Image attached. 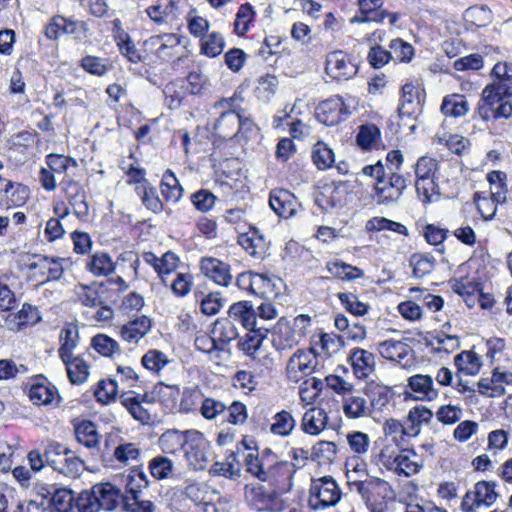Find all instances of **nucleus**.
Segmentation results:
<instances>
[{
    "mask_svg": "<svg viewBox=\"0 0 512 512\" xmlns=\"http://www.w3.org/2000/svg\"><path fill=\"white\" fill-rule=\"evenodd\" d=\"M492 74L495 80L482 91L478 114L484 121L508 119L512 114V104L508 100L512 96V63H496Z\"/></svg>",
    "mask_w": 512,
    "mask_h": 512,
    "instance_id": "nucleus-1",
    "label": "nucleus"
},
{
    "mask_svg": "<svg viewBox=\"0 0 512 512\" xmlns=\"http://www.w3.org/2000/svg\"><path fill=\"white\" fill-rule=\"evenodd\" d=\"M149 486V480L143 470L132 469L127 477L126 494L122 502L124 512H154L155 505L141 498L143 489Z\"/></svg>",
    "mask_w": 512,
    "mask_h": 512,
    "instance_id": "nucleus-2",
    "label": "nucleus"
},
{
    "mask_svg": "<svg viewBox=\"0 0 512 512\" xmlns=\"http://www.w3.org/2000/svg\"><path fill=\"white\" fill-rule=\"evenodd\" d=\"M34 506L43 512H70L74 507L75 497L72 491L55 489L52 485L36 484Z\"/></svg>",
    "mask_w": 512,
    "mask_h": 512,
    "instance_id": "nucleus-3",
    "label": "nucleus"
},
{
    "mask_svg": "<svg viewBox=\"0 0 512 512\" xmlns=\"http://www.w3.org/2000/svg\"><path fill=\"white\" fill-rule=\"evenodd\" d=\"M342 492L332 476L313 479L309 490L308 505L313 510H324L335 506Z\"/></svg>",
    "mask_w": 512,
    "mask_h": 512,
    "instance_id": "nucleus-4",
    "label": "nucleus"
},
{
    "mask_svg": "<svg viewBox=\"0 0 512 512\" xmlns=\"http://www.w3.org/2000/svg\"><path fill=\"white\" fill-rule=\"evenodd\" d=\"M318 359L313 348L298 349L288 360L286 375L290 382L298 383L304 377L319 372Z\"/></svg>",
    "mask_w": 512,
    "mask_h": 512,
    "instance_id": "nucleus-5",
    "label": "nucleus"
},
{
    "mask_svg": "<svg viewBox=\"0 0 512 512\" xmlns=\"http://www.w3.org/2000/svg\"><path fill=\"white\" fill-rule=\"evenodd\" d=\"M380 462L387 470L405 477L418 473L423 467L419 455L410 449H403L396 455H388L382 451Z\"/></svg>",
    "mask_w": 512,
    "mask_h": 512,
    "instance_id": "nucleus-6",
    "label": "nucleus"
},
{
    "mask_svg": "<svg viewBox=\"0 0 512 512\" xmlns=\"http://www.w3.org/2000/svg\"><path fill=\"white\" fill-rule=\"evenodd\" d=\"M348 189L344 182H332L324 185L315 194V204L325 213H335L347 204Z\"/></svg>",
    "mask_w": 512,
    "mask_h": 512,
    "instance_id": "nucleus-7",
    "label": "nucleus"
},
{
    "mask_svg": "<svg viewBox=\"0 0 512 512\" xmlns=\"http://www.w3.org/2000/svg\"><path fill=\"white\" fill-rule=\"evenodd\" d=\"M496 484L492 481H478L473 490L468 491L462 500L461 508L464 512H475L478 508L492 506L498 494Z\"/></svg>",
    "mask_w": 512,
    "mask_h": 512,
    "instance_id": "nucleus-8",
    "label": "nucleus"
},
{
    "mask_svg": "<svg viewBox=\"0 0 512 512\" xmlns=\"http://www.w3.org/2000/svg\"><path fill=\"white\" fill-rule=\"evenodd\" d=\"M184 453L189 465L195 470H204L208 462V442L203 434L196 430H188V439Z\"/></svg>",
    "mask_w": 512,
    "mask_h": 512,
    "instance_id": "nucleus-9",
    "label": "nucleus"
},
{
    "mask_svg": "<svg viewBox=\"0 0 512 512\" xmlns=\"http://www.w3.org/2000/svg\"><path fill=\"white\" fill-rule=\"evenodd\" d=\"M325 69L327 74L338 80L350 79L358 70L357 66L340 50L327 55Z\"/></svg>",
    "mask_w": 512,
    "mask_h": 512,
    "instance_id": "nucleus-10",
    "label": "nucleus"
},
{
    "mask_svg": "<svg viewBox=\"0 0 512 512\" xmlns=\"http://www.w3.org/2000/svg\"><path fill=\"white\" fill-rule=\"evenodd\" d=\"M348 111L340 96L331 97L319 104L316 117L319 122L326 126H334L341 122Z\"/></svg>",
    "mask_w": 512,
    "mask_h": 512,
    "instance_id": "nucleus-11",
    "label": "nucleus"
},
{
    "mask_svg": "<svg viewBox=\"0 0 512 512\" xmlns=\"http://www.w3.org/2000/svg\"><path fill=\"white\" fill-rule=\"evenodd\" d=\"M60 401L57 388L43 375H34V405L55 408Z\"/></svg>",
    "mask_w": 512,
    "mask_h": 512,
    "instance_id": "nucleus-12",
    "label": "nucleus"
},
{
    "mask_svg": "<svg viewBox=\"0 0 512 512\" xmlns=\"http://www.w3.org/2000/svg\"><path fill=\"white\" fill-rule=\"evenodd\" d=\"M201 272L214 283L221 286H228L232 281L230 266L213 257H204L200 261Z\"/></svg>",
    "mask_w": 512,
    "mask_h": 512,
    "instance_id": "nucleus-13",
    "label": "nucleus"
},
{
    "mask_svg": "<svg viewBox=\"0 0 512 512\" xmlns=\"http://www.w3.org/2000/svg\"><path fill=\"white\" fill-rule=\"evenodd\" d=\"M269 205L278 216L287 219L295 215L299 203L288 190L276 189L270 193Z\"/></svg>",
    "mask_w": 512,
    "mask_h": 512,
    "instance_id": "nucleus-14",
    "label": "nucleus"
},
{
    "mask_svg": "<svg viewBox=\"0 0 512 512\" xmlns=\"http://www.w3.org/2000/svg\"><path fill=\"white\" fill-rule=\"evenodd\" d=\"M94 493H96L99 508L107 511L122 506L125 496L118 487L109 482L95 484Z\"/></svg>",
    "mask_w": 512,
    "mask_h": 512,
    "instance_id": "nucleus-15",
    "label": "nucleus"
},
{
    "mask_svg": "<svg viewBox=\"0 0 512 512\" xmlns=\"http://www.w3.org/2000/svg\"><path fill=\"white\" fill-rule=\"evenodd\" d=\"M238 242L251 256L257 258H263L269 249V242L265 235L255 227H251L249 232L241 234Z\"/></svg>",
    "mask_w": 512,
    "mask_h": 512,
    "instance_id": "nucleus-16",
    "label": "nucleus"
},
{
    "mask_svg": "<svg viewBox=\"0 0 512 512\" xmlns=\"http://www.w3.org/2000/svg\"><path fill=\"white\" fill-rule=\"evenodd\" d=\"M349 360L353 367L354 374L359 379L367 378L375 370V356L365 349H352L350 351Z\"/></svg>",
    "mask_w": 512,
    "mask_h": 512,
    "instance_id": "nucleus-17",
    "label": "nucleus"
},
{
    "mask_svg": "<svg viewBox=\"0 0 512 512\" xmlns=\"http://www.w3.org/2000/svg\"><path fill=\"white\" fill-rule=\"evenodd\" d=\"M227 319H231L236 324H241L246 329H258L256 311L249 301H239L232 304L228 310Z\"/></svg>",
    "mask_w": 512,
    "mask_h": 512,
    "instance_id": "nucleus-18",
    "label": "nucleus"
},
{
    "mask_svg": "<svg viewBox=\"0 0 512 512\" xmlns=\"http://www.w3.org/2000/svg\"><path fill=\"white\" fill-rule=\"evenodd\" d=\"M407 386L416 394L421 400L432 401L439 395L438 389L434 387L433 377L428 374H415L408 378Z\"/></svg>",
    "mask_w": 512,
    "mask_h": 512,
    "instance_id": "nucleus-19",
    "label": "nucleus"
},
{
    "mask_svg": "<svg viewBox=\"0 0 512 512\" xmlns=\"http://www.w3.org/2000/svg\"><path fill=\"white\" fill-rule=\"evenodd\" d=\"M328 421L327 413L323 408L312 407L308 409L301 421V429L309 435H319L326 427Z\"/></svg>",
    "mask_w": 512,
    "mask_h": 512,
    "instance_id": "nucleus-20",
    "label": "nucleus"
},
{
    "mask_svg": "<svg viewBox=\"0 0 512 512\" xmlns=\"http://www.w3.org/2000/svg\"><path fill=\"white\" fill-rule=\"evenodd\" d=\"M361 16H355L356 22L380 23L387 17V11L382 9L383 0H358Z\"/></svg>",
    "mask_w": 512,
    "mask_h": 512,
    "instance_id": "nucleus-21",
    "label": "nucleus"
},
{
    "mask_svg": "<svg viewBox=\"0 0 512 512\" xmlns=\"http://www.w3.org/2000/svg\"><path fill=\"white\" fill-rule=\"evenodd\" d=\"M151 329V321L146 316L138 317L121 327V338L128 343H138Z\"/></svg>",
    "mask_w": 512,
    "mask_h": 512,
    "instance_id": "nucleus-22",
    "label": "nucleus"
},
{
    "mask_svg": "<svg viewBox=\"0 0 512 512\" xmlns=\"http://www.w3.org/2000/svg\"><path fill=\"white\" fill-rule=\"evenodd\" d=\"M343 412L349 419H359L369 416L371 410L363 396L350 392L343 397Z\"/></svg>",
    "mask_w": 512,
    "mask_h": 512,
    "instance_id": "nucleus-23",
    "label": "nucleus"
},
{
    "mask_svg": "<svg viewBox=\"0 0 512 512\" xmlns=\"http://www.w3.org/2000/svg\"><path fill=\"white\" fill-rule=\"evenodd\" d=\"M378 351L383 358L402 364L411 348L402 341L389 339L378 344Z\"/></svg>",
    "mask_w": 512,
    "mask_h": 512,
    "instance_id": "nucleus-24",
    "label": "nucleus"
},
{
    "mask_svg": "<svg viewBox=\"0 0 512 512\" xmlns=\"http://www.w3.org/2000/svg\"><path fill=\"white\" fill-rule=\"evenodd\" d=\"M74 434L77 442L88 449H96L99 444L96 425L89 420L74 423Z\"/></svg>",
    "mask_w": 512,
    "mask_h": 512,
    "instance_id": "nucleus-25",
    "label": "nucleus"
},
{
    "mask_svg": "<svg viewBox=\"0 0 512 512\" xmlns=\"http://www.w3.org/2000/svg\"><path fill=\"white\" fill-rule=\"evenodd\" d=\"M120 401L135 420L142 424H148L152 420L150 411L146 406L142 405L139 394L132 395L131 393H122L120 395Z\"/></svg>",
    "mask_w": 512,
    "mask_h": 512,
    "instance_id": "nucleus-26",
    "label": "nucleus"
},
{
    "mask_svg": "<svg viewBox=\"0 0 512 512\" xmlns=\"http://www.w3.org/2000/svg\"><path fill=\"white\" fill-rule=\"evenodd\" d=\"M239 125V113L222 111L213 125L214 132L223 139H232L236 136Z\"/></svg>",
    "mask_w": 512,
    "mask_h": 512,
    "instance_id": "nucleus-27",
    "label": "nucleus"
},
{
    "mask_svg": "<svg viewBox=\"0 0 512 512\" xmlns=\"http://www.w3.org/2000/svg\"><path fill=\"white\" fill-rule=\"evenodd\" d=\"M66 449L56 443L49 445L43 454L34 451V471L40 470L45 462L56 470L58 465L63 462L62 458Z\"/></svg>",
    "mask_w": 512,
    "mask_h": 512,
    "instance_id": "nucleus-28",
    "label": "nucleus"
},
{
    "mask_svg": "<svg viewBox=\"0 0 512 512\" xmlns=\"http://www.w3.org/2000/svg\"><path fill=\"white\" fill-rule=\"evenodd\" d=\"M188 439L187 431L167 430L159 438V446L164 453L175 454L184 450Z\"/></svg>",
    "mask_w": 512,
    "mask_h": 512,
    "instance_id": "nucleus-29",
    "label": "nucleus"
},
{
    "mask_svg": "<svg viewBox=\"0 0 512 512\" xmlns=\"http://www.w3.org/2000/svg\"><path fill=\"white\" fill-rule=\"evenodd\" d=\"M363 393L370 401V408L373 407L377 410H382L389 403L391 397L389 388L376 382L367 383Z\"/></svg>",
    "mask_w": 512,
    "mask_h": 512,
    "instance_id": "nucleus-30",
    "label": "nucleus"
},
{
    "mask_svg": "<svg viewBox=\"0 0 512 512\" xmlns=\"http://www.w3.org/2000/svg\"><path fill=\"white\" fill-rule=\"evenodd\" d=\"M280 285L281 280L279 278L258 273L255 281V295L264 300H271L278 296Z\"/></svg>",
    "mask_w": 512,
    "mask_h": 512,
    "instance_id": "nucleus-31",
    "label": "nucleus"
},
{
    "mask_svg": "<svg viewBox=\"0 0 512 512\" xmlns=\"http://www.w3.org/2000/svg\"><path fill=\"white\" fill-rule=\"evenodd\" d=\"M437 179L438 177L415 181L417 196L423 204L434 203L440 200L441 192L440 187L436 182Z\"/></svg>",
    "mask_w": 512,
    "mask_h": 512,
    "instance_id": "nucleus-32",
    "label": "nucleus"
},
{
    "mask_svg": "<svg viewBox=\"0 0 512 512\" xmlns=\"http://www.w3.org/2000/svg\"><path fill=\"white\" fill-rule=\"evenodd\" d=\"M409 265L413 275L416 278H422L434 270L436 259L429 253H414L410 256Z\"/></svg>",
    "mask_w": 512,
    "mask_h": 512,
    "instance_id": "nucleus-33",
    "label": "nucleus"
},
{
    "mask_svg": "<svg viewBox=\"0 0 512 512\" xmlns=\"http://www.w3.org/2000/svg\"><path fill=\"white\" fill-rule=\"evenodd\" d=\"M78 329L75 326H67L61 330L59 341V356L61 360H68L73 356V350L78 344Z\"/></svg>",
    "mask_w": 512,
    "mask_h": 512,
    "instance_id": "nucleus-34",
    "label": "nucleus"
},
{
    "mask_svg": "<svg viewBox=\"0 0 512 512\" xmlns=\"http://www.w3.org/2000/svg\"><path fill=\"white\" fill-rule=\"evenodd\" d=\"M103 288V284L85 285L80 284L77 287L76 295L79 302L86 307L96 308L103 304L100 289Z\"/></svg>",
    "mask_w": 512,
    "mask_h": 512,
    "instance_id": "nucleus-35",
    "label": "nucleus"
},
{
    "mask_svg": "<svg viewBox=\"0 0 512 512\" xmlns=\"http://www.w3.org/2000/svg\"><path fill=\"white\" fill-rule=\"evenodd\" d=\"M66 365L67 375L72 384L84 383L89 375V366L80 357H71L68 360H62Z\"/></svg>",
    "mask_w": 512,
    "mask_h": 512,
    "instance_id": "nucleus-36",
    "label": "nucleus"
},
{
    "mask_svg": "<svg viewBox=\"0 0 512 512\" xmlns=\"http://www.w3.org/2000/svg\"><path fill=\"white\" fill-rule=\"evenodd\" d=\"M183 191L175 174L171 170H167L161 180V193L165 200L176 203L182 197Z\"/></svg>",
    "mask_w": 512,
    "mask_h": 512,
    "instance_id": "nucleus-37",
    "label": "nucleus"
},
{
    "mask_svg": "<svg viewBox=\"0 0 512 512\" xmlns=\"http://www.w3.org/2000/svg\"><path fill=\"white\" fill-rule=\"evenodd\" d=\"M468 102L464 95L452 94L444 97L441 111L445 116L461 117L468 112Z\"/></svg>",
    "mask_w": 512,
    "mask_h": 512,
    "instance_id": "nucleus-38",
    "label": "nucleus"
},
{
    "mask_svg": "<svg viewBox=\"0 0 512 512\" xmlns=\"http://www.w3.org/2000/svg\"><path fill=\"white\" fill-rule=\"evenodd\" d=\"M454 364L459 372L466 375H476L481 368L480 357L473 351H462L454 358Z\"/></svg>",
    "mask_w": 512,
    "mask_h": 512,
    "instance_id": "nucleus-39",
    "label": "nucleus"
},
{
    "mask_svg": "<svg viewBox=\"0 0 512 512\" xmlns=\"http://www.w3.org/2000/svg\"><path fill=\"white\" fill-rule=\"evenodd\" d=\"M374 190V198L378 204H395L399 201L402 195L389 183L386 177L379 180V182H376Z\"/></svg>",
    "mask_w": 512,
    "mask_h": 512,
    "instance_id": "nucleus-40",
    "label": "nucleus"
},
{
    "mask_svg": "<svg viewBox=\"0 0 512 512\" xmlns=\"http://www.w3.org/2000/svg\"><path fill=\"white\" fill-rule=\"evenodd\" d=\"M87 269L95 276H107L114 272L115 265L106 253H95L87 263Z\"/></svg>",
    "mask_w": 512,
    "mask_h": 512,
    "instance_id": "nucleus-41",
    "label": "nucleus"
},
{
    "mask_svg": "<svg viewBox=\"0 0 512 512\" xmlns=\"http://www.w3.org/2000/svg\"><path fill=\"white\" fill-rule=\"evenodd\" d=\"M148 469L153 478L156 480H164L172 476L174 463L168 457L158 455L150 460Z\"/></svg>",
    "mask_w": 512,
    "mask_h": 512,
    "instance_id": "nucleus-42",
    "label": "nucleus"
},
{
    "mask_svg": "<svg viewBox=\"0 0 512 512\" xmlns=\"http://www.w3.org/2000/svg\"><path fill=\"white\" fill-rule=\"evenodd\" d=\"M438 169V160L429 156L420 157L414 164L415 181H421L426 178H437L436 173L438 172Z\"/></svg>",
    "mask_w": 512,
    "mask_h": 512,
    "instance_id": "nucleus-43",
    "label": "nucleus"
},
{
    "mask_svg": "<svg viewBox=\"0 0 512 512\" xmlns=\"http://www.w3.org/2000/svg\"><path fill=\"white\" fill-rule=\"evenodd\" d=\"M327 270L333 277L342 280H354L364 275L361 269L341 261L329 262Z\"/></svg>",
    "mask_w": 512,
    "mask_h": 512,
    "instance_id": "nucleus-44",
    "label": "nucleus"
},
{
    "mask_svg": "<svg viewBox=\"0 0 512 512\" xmlns=\"http://www.w3.org/2000/svg\"><path fill=\"white\" fill-rule=\"evenodd\" d=\"M29 196V188L20 183H12L11 188L7 189V193L3 198V206L1 208H10L20 206L25 203Z\"/></svg>",
    "mask_w": 512,
    "mask_h": 512,
    "instance_id": "nucleus-45",
    "label": "nucleus"
},
{
    "mask_svg": "<svg viewBox=\"0 0 512 512\" xmlns=\"http://www.w3.org/2000/svg\"><path fill=\"white\" fill-rule=\"evenodd\" d=\"M256 12L249 4H242L237 13L234 21V31L238 36H244L249 30V24L254 20Z\"/></svg>",
    "mask_w": 512,
    "mask_h": 512,
    "instance_id": "nucleus-46",
    "label": "nucleus"
},
{
    "mask_svg": "<svg viewBox=\"0 0 512 512\" xmlns=\"http://www.w3.org/2000/svg\"><path fill=\"white\" fill-rule=\"evenodd\" d=\"M417 91L412 83H406L402 87L401 104L398 113L401 117H410L414 114L418 102H415Z\"/></svg>",
    "mask_w": 512,
    "mask_h": 512,
    "instance_id": "nucleus-47",
    "label": "nucleus"
},
{
    "mask_svg": "<svg viewBox=\"0 0 512 512\" xmlns=\"http://www.w3.org/2000/svg\"><path fill=\"white\" fill-rule=\"evenodd\" d=\"M338 299L344 308L354 316H364L369 310V305L358 299V296L351 292H340Z\"/></svg>",
    "mask_w": 512,
    "mask_h": 512,
    "instance_id": "nucleus-48",
    "label": "nucleus"
},
{
    "mask_svg": "<svg viewBox=\"0 0 512 512\" xmlns=\"http://www.w3.org/2000/svg\"><path fill=\"white\" fill-rule=\"evenodd\" d=\"M334 152L324 143L315 144L312 151V159L319 170H325L332 166L335 161Z\"/></svg>",
    "mask_w": 512,
    "mask_h": 512,
    "instance_id": "nucleus-49",
    "label": "nucleus"
},
{
    "mask_svg": "<svg viewBox=\"0 0 512 512\" xmlns=\"http://www.w3.org/2000/svg\"><path fill=\"white\" fill-rule=\"evenodd\" d=\"M296 425V421L290 412L282 410L274 416L271 432L280 436L289 435Z\"/></svg>",
    "mask_w": 512,
    "mask_h": 512,
    "instance_id": "nucleus-50",
    "label": "nucleus"
},
{
    "mask_svg": "<svg viewBox=\"0 0 512 512\" xmlns=\"http://www.w3.org/2000/svg\"><path fill=\"white\" fill-rule=\"evenodd\" d=\"M69 202L74 208L77 216H85L88 214V205L85 200L84 192L78 183H70L67 189Z\"/></svg>",
    "mask_w": 512,
    "mask_h": 512,
    "instance_id": "nucleus-51",
    "label": "nucleus"
},
{
    "mask_svg": "<svg viewBox=\"0 0 512 512\" xmlns=\"http://www.w3.org/2000/svg\"><path fill=\"white\" fill-rule=\"evenodd\" d=\"M118 393V379L109 378L101 380L95 390V397L98 402L108 404L113 401Z\"/></svg>",
    "mask_w": 512,
    "mask_h": 512,
    "instance_id": "nucleus-52",
    "label": "nucleus"
},
{
    "mask_svg": "<svg viewBox=\"0 0 512 512\" xmlns=\"http://www.w3.org/2000/svg\"><path fill=\"white\" fill-rule=\"evenodd\" d=\"M337 454V448L334 442L318 441L312 447L311 458L318 462H333Z\"/></svg>",
    "mask_w": 512,
    "mask_h": 512,
    "instance_id": "nucleus-53",
    "label": "nucleus"
},
{
    "mask_svg": "<svg viewBox=\"0 0 512 512\" xmlns=\"http://www.w3.org/2000/svg\"><path fill=\"white\" fill-rule=\"evenodd\" d=\"M151 40L153 44L158 45L157 55L161 58L172 56V50L180 45V39L175 34L158 35Z\"/></svg>",
    "mask_w": 512,
    "mask_h": 512,
    "instance_id": "nucleus-54",
    "label": "nucleus"
},
{
    "mask_svg": "<svg viewBox=\"0 0 512 512\" xmlns=\"http://www.w3.org/2000/svg\"><path fill=\"white\" fill-rule=\"evenodd\" d=\"M62 461L63 462L58 465L56 469L57 471L70 477H76L80 474L83 467V461L74 456L71 450L66 449Z\"/></svg>",
    "mask_w": 512,
    "mask_h": 512,
    "instance_id": "nucleus-55",
    "label": "nucleus"
},
{
    "mask_svg": "<svg viewBox=\"0 0 512 512\" xmlns=\"http://www.w3.org/2000/svg\"><path fill=\"white\" fill-rule=\"evenodd\" d=\"M91 346L102 356L110 357L119 350V344L105 334H97L91 340Z\"/></svg>",
    "mask_w": 512,
    "mask_h": 512,
    "instance_id": "nucleus-56",
    "label": "nucleus"
},
{
    "mask_svg": "<svg viewBox=\"0 0 512 512\" xmlns=\"http://www.w3.org/2000/svg\"><path fill=\"white\" fill-rule=\"evenodd\" d=\"M247 417V408L240 401H234L228 407L226 406V411L223 413V421L233 425H243Z\"/></svg>",
    "mask_w": 512,
    "mask_h": 512,
    "instance_id": "nucleus-57",
    "label": "nucleus"
},
{
    "mask_svg": "<svg viewBox=\"0 0 512 512\" xmlns=\"http://www.w3.org/2000/svg\"><path fill=\"white\" fill-rule=\"evenodd\" d=\"M380 137V130L375 125H362L356 136L357 145L363 150L370 149Z\"/></svg>",
    "mask_w": 512,
    "mask_h": 512,
    "instance_id": "nucleus-58",
    "label": "nucleus"
},
{
    "mask_svg": "<svg viewBox=\"0 0 512 512\" xmlns=\"http://www.w3.org/2000/svg\"><path fill=\"white\" fill-rule=\"evenodd\" d=\"M74 506L78 512H98L100 508L96 493H94V486L90 490L81 492L75 498Z\"/></svg>",
    "mask_w": 512,
    "mask_h": 512,
    "instance_id": "nucleus-59",
    "label": "nucleus"
},
{
    "mask_svg": "<svg viewBox=\"0 0 512 512\" xmlns=\"http://www.w3.org/2000/svg\"><path fill=\"white\" fill-rule=\"evenodd\" d=\"M225 42L221 34L213 32L202 39L201 52L208 57H216L223 51Z\"/></svg>",
    "mask_w": 512,
    "mask_h": 512,
    "instance_id": "nucleus-60",
    "label": "nucleus"
},
{
    "mask_svg": "<svg viewBox=\"0 0 512 512\" xmlns=\"http://www.w3.org/2000/svg\"><path fill=\"white\" fill-rule=\"evenodd\" d=\"M168 362L169 360L167 356L156 349L146 352L141 360L143 367L152 372H159L168 364Z\"/></svg>",
    "mask_w": 512,
    "mask_h": 512,
    "instance_id": "nucleus-61",
    "label": "nucleus"
},
{
    "mask_svg": "<svg viewBox=\"0 0 512 512\" xmlns=\"http://www.w3.org/2000/svg\"><path fill=\"white\" fill-rule=\"evenodd\" d=\"M465 15L477 27H486L492 23L493 14L487 6H475L466 10Z\"/></svg>",
    "mask_w": 512,
    "mask_h": 512,
    "instance_id": "nucleus-62",
    "label": "nucleus"
},
{
    "mask_svg": "<svg viewBox=\"0 0 512 512\" xmlns=\"http://www.w3.org/2000/svg\"><path fill=\"white\" fill-rule=\"evenodd\" d=\"M80 66L89 74L103 76L108 71L107 60L101 57L87 55L80 61Z\"/></svg>",
    "mask_w": 512,
    "mask_h": 512,
    "instance_id": "nucleus-63",
    "label": "nucleus"
},
{
    "mask_svg": "<svg viewBox=\"0 0 512 512\" xmlns=\"http://www.w3.org/2000/svg\"><path fill=\"white\" fill-rule=\"evenodd\" d=\"M390 53L392 54V60L400 62H408L411 60L414 49L408 42L403 41L400 38L393 39L390 42Z\"/></svg>",
    "mask_w": 512,
    "mask_h": 512,
    "instance_id": "nucleus-64",
    "label": "nucleus"
}]
</instances>
